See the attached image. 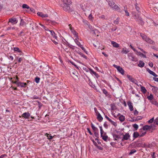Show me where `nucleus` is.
Wrapping results in <instances>:
<instances>
[{
	"label": "nucleus",
	"mask_w": 158,
	"mask_h": 158,
	"mask_svg": "<svg viewBox=\"0 0 158 158\" xmlns=\"http://www.w3.org/2000/svg\"><path fill=\"white\" fill-rule=\"evenodd\" d=\"M146 132L144 133H142L141 134L139 135V137H141L143 136L144 135H145L146 134Z\"/></svg>",
	"instance_id": "obj_61"
},
{
	"label": "nucleus",
	"mask_w": 158,
	"mask_h": 158,
	"mask_svg": "<svg viewBox=\"0 0 158 158\" xmlns=\"http://www.w3.org/2000/svg\"><path fill=\"white\" fill-rule=\"evenodd\" d=\"M37 14L39 16H40L42 18L47 17L48 15L47 14H44L40 12H38Z\"/></svg>",
	"instance_id": "obj_14"
},
{
	"label": "nucleus",
	"mask_w": 158,
	"mask_h": 158,
	"mask_svg": "<svg viewBox=\"0 0 158 158\" xmlns=\"http://www.w3.org/2000/svg\"><path fill=\"white\" fill-rule=\"evenodd\" d=\"M111 44L114 47L117 48L119 47V44L115 42L112 41L111 42Z\"/></svg>",
	"instance_id": "obj_18"
},
{
	"label": "nucleus",
	"mask_w": 158,
	"mask_h": 158,
	"mask_svg": "<svg viewBox=\"0 0 158 158\" xmlns=\"http://www.w3.org/2000/svg\"><path fill=\"white\" fill-rule=\"evenodd\" d=\"M32 99H37L39 98V97L36 96H34L33 98H32Z\"/></svg>",
	"instance_id": "obj_62"
},
{
	"label": "nucleus",
	"mask_w": 158,
	"mask_h": 158,
	"mask_svg": "<svg viewBox=\"0 0 158 158\" xmlns=\"http://www.w3.org/2000/svg\"><path fill=\"white\" fill-rule=\"evenodd\" d=\"M128 55L129 59L132 61H137V58L135 57L131 53H129L128 54Z\"/></svg>",
	"instance_id": "obj_6"
},
{
	"label": "nucleus",
	"mask_w": 158,
	"mask_h": 158,
	"mask_svg": "<svg viewBox=\"0 0 158 158\" xmlns=\"http://www.w3.org/2000/svg\"><path fill=\"white\" fill-rule=\"evenodd\" d=\"M120 132L117 130H115L113 132V138H114V140H117V139H119L120 138V136L118 135V133H120Z\"/></svg>",
	"instance_id": "obj_3"
},
{
	"label": "nucleus",
	"mask_w": 158,
	"mask_h": 158,
	"mask_svg": "<svg viewBox=\"0 0 158 158\" xmlns=\"http://www.w3.org/2000/svg\"><path fill=\"white\" fill-rule=\"evenodd\" d=\"M138 55L140 56H142L143 57H145V58H146V56L143 54L141 53V52H138Z\"/></svg>",
	"instance_id": "obj_37"
},
{
	"label": "nucleus",
	"mask_w": 158,
	"mask_h": 158,
	"mask_svg": "<svg viewBox=\"0 0 158 158\" xmlns=\"http://www.w3.org/2000/svg\"><path fill=\"white\" fill-rule=\"evenodd\" d=\"M146 42L149 44H152V45L155 44V42L153 40H152L150 38L148 37L147 39H146Z\"/></svg>",
	"instance_id": "obj_11"
},
{
	"label": "nucleus",
	"mask_w": 158,
	"mask_h": 158,
	"mask_svg": "<svg viewBox=\"0 0 158 158\" xmlns=\"http://www.w3.org/2000/svg\"><path fill=\"white\" fill-rule=\"evenodd\" d=\"M152 127L148 125H145L143 127V130H150L151 128Z\"/></svg>",
	"instance_id": "obj_20"
},
{
	"label": "nucleus",
	"mask_w": 158,
	"mask_h": 158,
	"mask_svg": "<svg viewBox=\"0 0 158 158\" xmlns=\"http://www.w3.org/2000/svg\"><path fill=\"white\" fill-rule=\"evenodd\" d=\"M71 4V2H69L68 3V4H63L62 6L64 10L65 11H68V12H72L73 11L72 8H71L69 5Z\"/></svg>",
	"instance_id": "obj_1"
},
{
	"label": "nucleus",
	"mask_w": 158,
	"mask_h": 158,
	"mask_svg": "<svg viewBox=\"0 0 158 158\" xmlns=\"http://www.w3.org/2000/svg\"><path fill=\"white\" fill-rule=\"evenodd\" d=\"M89 72L91 74H94L95 76L98 78L99 77V75L98 73H97L96 72H95L92 69H89Z\"/></svg>",
	"instance_id": "obj_16"
},
{
	"label": "nucleus",
	"mask_w": 158,
	"mask_h": 158,
	"mask_svg": "<svg viewBox=\"0 0 158 158\" xmlns=\"http://www.w3.org/2000/svg\"><path fill=\"white\" fill-rule=\"evenodd\" d=\"M17 85L18 86H21V87H24L23 83L19 82L17 83Z\"/></svg>",
	"instance_id": "obj_32"
},
{
	"label": "nucleus",
	"mask_w": 158,
	"mask_h": 158,
	"mask_svg": "<svg viewBox=\"0 0 158 158\" xmlns=\"http://www.w3.org/2000/svg\"><path fill=\"white\" fill-rule=\"evenodd\" d=\"M8 59H11V60H13V57L12 56H10L8 57Z\"/></svg>",
	"instance_id": "obj_63"
},
{
	"label": "nucleus",
	"mask_w": 158,
	"mask_h": 158,
	"mask_svg": "<svg viewBox=\"0 0 158 158\" xmlns=\"http://www.w3.org/2000/svg\"><path fill=\"white\" fill-rule=\"evenodd\" d=\"M133 127L135 129V130H137L138 128V126L136 124H134L133 125Z\"/></svg>",
	"instance_id": "obj_38"
},
{
	"label": "nucleus",
	"mask_w": 158,
	"mask_h": 158,
	"mask_svg": "<svg viewBox=\"0 0 158 158\" xmlns=\"http://www.w3.org/2000/svg\"><path fill=\"white\" fill-rule=\"evenodd\" d=\"M129 52V50L127 49L126 48H123L121 52L125 54H127L128 52Z\"/></svg>",
	"instance_id": "obj_23"
},
{
	"label": "nucleus",
	"mask_w": 158,
	"mask_h": 158,
	"mask_svg": "<svg viewBox=\"0 0 158 158\" xmlns=\"http://www.w3.org/2000/svg\"><path fill=\"white\" fill-rule=\"evenodd\" d=\"M140 35L142 37V39L145 41L146 40V39L148 38V37H147L145 34L142 33H140Z\"/></svg>",
	"instance_id": "obj_19"
},
{
	"label": "nucleus",
	"mask_w": 158,
	"mask_h": 158,
	"mask_svg": "<svg viewBox=\"0 0 158 158\" xmlns=\"http://www.w3.org/2000/svg\"><path fill=\"white\" fill-rule=\"evenodd\" d=\"M96 146L97 147V148L98 149H99L101 150H102L103 149V148L102 147H100V146H98V145H97V146Z\"/></svg>",
	"instance_id": "obj_59"
},
{
	"label": "nucleus",
	"mask_w": 158,
	"mask_h": 158,
	"mask_svg": "<svg viewBox=\"0 0 158 158\" xmlns=\"http://www.w3.org/2000/svg\"><path fill=\"white\" fill-rule=\"evenodd\" d=\"M103 126H104V127L106 128H107L108 127V125H107V122H105L104 124V125H103Z\"/></svg>",
	"instance_id": "obj_46"
},
{
	"label": "nucleus",
	"mask_w": 158,
	"mask_h": 158,
	"mask_svg": "<svg viewBox=\"0 0 158 158\" xmlns=\"http://www.w3.org/2000/svg\"><path fill=\"white\" fill-rule=\"evenodd\" d=\"M92 128L94 131L98 130V128L94 127V126H92Z\"/></svg>",
	"instance_id": "obj_45"
},
{
	"label": "nucleus",
	"mask_w": 158,
	"mask_h": 158,
	"mask_svg": "<svg viewBox=\"0 0 158 158\" xmlns=\"http://www.w3.org/2000/svg\"><path fill=\"white\" fill-rule=\"evenodd\" d=\"M97 118L98 120L100 122H101L102 120L103 119L102 117V116L99 113H98L97 115Z\"/></svg>",
	"instance_id": "obj_21"
},
{
	"label": "nucleus",
	"mask_w": 158,
	"mask_h": 158,
	"mask_svg": "<svg viewBox=\"0 0 158 158\" xmlns=\"http://www.w3.org/2000/svg\"><path fill=\"white\" fill-rule=\"evenodd\" d=\"M109 5L113 10L121 12V10H120V8L115 3V2H113L112 3L110 2Z\"/></svg>",
	"instance_id": "obj_2"
},
{
	"label": "nucleus",
	"mask_w": 158,
	"mask_h": 158,
	"mask_svg": "<svg viewBox=\"0 0 158 158\" xmlns=\"http://www.w3.org/2000/svg\"><path fill=\"white\" fill-rule=\"evenodd\" d=\"M127 77L128 78L129 80L131 81V82L136 84V82H137V80L133 78L130 75H127Z\"/></svg>",
	"instance_id": "obj_8"
},
{
	"label": "nucleus",
	"mask_w": 158,
	"mask_h": 158,
	"mask_svg": "<svg viewBox=\"0 0 158 158\" xmlns=\"http://www.w3.org/2000/svg\"><path fill=\"white\" fill-rule=\"evenodd\" d=\"M154 123L155 124L158 125V118H157L154 120Z\"/></svg>",
	"instance_id": "obj_42"
},
{
	"label": "nucleus",
	"mask_w": 158,
	"mask_h": 158,
	"mask_svg": "<svg viewBox=\"0 0 158 158\" xmlns=\"http://www.w3.org/2000/svg\"><path fill=\"white\" fill-rule=\"evenodd\" d=\"M138 65L141 68L143 67L144 65V63L142 61H140Z\"/></svg>",
	"instance_id": "obj_22"
},
{
	"label": "nucleus",
	"mask_w": 158,
	"mask_h": 158,
	"mask_svg": "<svg viewBox=\"0 0 158 158\" xmlns=\"http://www.w3.org/2000/svg\"><path fill=\"white\" fill-rule=\"evenodd\" d=\"M141 91L143 93H145L147 91V90L143 86H141Z\"/></svg>",
	"instance_id": "obj_30"
},
{
	"label": "nucleus",
	"mask_w": 158,
	"mask_h": 158,
	"mask_svg": "<svg viewBox=\"0 0 158 158\" xmlns=\"http://www.w3.org/2000/svg\"><path fill=\"white\" fill-rule=\"evenodd\" d=\"M130 135L128 133H126L125 135H123V137L122 139V141L124 140H127L130 137Z\"/></svg>",
	"instance_id": "obj_9"
},
{
	"label": "nucleus",
	"mask_w": 158,
	"mask_h": 158,
	"mask_svg": "<svg viewBox=\"0 0 158 158\" xmlns=\"http://www.w3.org/2000/svg\"><path fill=\"white\" fill-rule=\"evenodd\" d=\"M94 135L97 138H98L99 136V134L98 133L95 131L94 132Z\"/></svg>",
	"instance_id": "obj_43"
},
{
	"label": "nucleus",
	"mask_w": 158,
	"mask_h": 158,
	"mask_svg": "<svg viewBox=\"0 0 158 158\" xmlns=\"http://www.w3.org/2000/svg\"><path fill=\"white\" fill-rule=\"evenodd\" d=\"M136 152V151L134 149L131 150L130 152L129 153V155H131Z\"/></svg>",
	"instance_id": "obj_29"
},
{
	"label": "nucleus",
	"mask_w": 158,
	"mask_h": 158,
	"mask_svg": "<svg viewBox=\"0 0 158 158\" xmlns=\"http://www.w3.org/2000/svg\"><path fill=\"white\" fill-rule=\"evenodd\" d=\"M149 65L151 67H152L153 66V64L152 62H149Z\"/></svg>",
	"instance_id": "obj_60"
},
{
	"label": "nucleus",
	"mask_w": 158,
	"mask_h": 158,
	"mask_svg": "<svg viewBox=\"0 0 158 158\" xmlns=\"http://www.w3.org/2000/svg\"><path fill=\"white\" fill-rule=\"evenodd\" d=\"M9 22L12 23H16L18 22V20L15 18H12L9 19Z\"/></svg>",
	"instance_id": "obj_13"
},
{
	"label": "nucleus",
	"mask_w": 158,
	"mask_h": 158,
	"mask_svg": "<svg viewBox=\"0 0 158 158\" xmlns=\"http://www.w3.org/2000/svg\"><path fill=\"white\" fill-rule=\"evenodd\" d=\"M63 2H64L63 4H68V3L70 1V0H63Z\"/></svg>",
	"instance_id": "obj_41"
},
{
	"label": "nucleus",
	"mask_w": 158,
	"mask_h": 158,
	"mask_svg": "<svg viewBox=\"0 0 158 158\" xmlns=\"http://www.w3.org/2000/svg\"><path fill=\"white\" fill-rule=\"evenodd\" d=\"M146 42L149 44H152V45L155 44V42L153 40H152L150 38L148 37L147 39H146Z\"/></svg>",
	"instance_id": "obj_12"
},
{
	"label": "nucleus",
	"mask_w": 158,
	"mask_h": 158,
	"mask_svg": "<svg viewBox=\"0 0 158 158\" xmlns=\"http://www.w3.org/2000/svg\"><path fill=\"white\" fill-rule=\"evenodd\" d=\"M119 119L120 121L123 122L125 120V117L123 116V115H122L119 117Z\"/></svg>",
	"instance_id": "obj_25"
},
{
	"label": "nucleus",
	"mask_w": 158,
	"mask_h": 158,
	"mask_svg": "<svg viewBox=\"0 0 158 158\" xmlns=\"http://www.w3.org/2000/svg\"><path fill=\"white\" fill-rule=\"evenodd\" d=\"M113 66L116 68L118 71L122 75H124V70L119 66H117L115 64L113 65Z\"/></svg>",
	"instance_id": "obj_4"
},
{
	"label": "nucleus",
	"mask_w": 158,
	"mask_h": 158,
	"mask_svg": "<svg viewBox=\"0 0 158 158\" xmlns=\"http://www.w3.org/2000/svg\"><path fill=\"white\" fill-rule=\"evenodd\" d=\"M7 156L6 154H2L1 155V156H0V158H3L5 157H6Z\"/></svg>",
	"instance_id": "obj_57"
},
{
	"label": "nucleus",
	"mask_w": 158,
	"mask_h": 158,
	"mask_svg": "<svg viewBox=\"0 0 158 158\" xmlns=\"http://www.w3.org/2000/svg\"><path fill=\"white\" fill-rule=\"evenodd\" d=\"M102 91H103V93L105 94L106 95V96H107V94L108 93V92H107V91L105 89H103V90H102Z\"/></svg>",
	"instance_id": "obj_49"
},
{
	"label": "nucleus",
	"mask_w": 158,
	"mask_h": 158,
	"mask_svg": "<svg viewBox=\"0 0 158 158\" xmlns=\"http://www.w3.org/2000/svg\"><path fill=\"white\" fill-rule=\"evenodd\" d=\"M91 140L94 143V144L95 146H97V143L95 141H94V140L93 139H91Z\"/></svg>",
	"instance_id": "obj_55"
},
{
	"label": "nucleus",
	"mask_w": 158,
	"mask_h": 158,
	"mask_svg": "<svg viewBox=\"0 0 158 158\" xmlns=\"http://www.w3.org/2000/svg\"><path fill=\"white\" fill-rule=\"evenodd\" d=\"M48 31L50 32L51 35L55 39H56L57 38V36H56L55 32L52 30H48Z\"/></svg>",
	"instance_id": "obj_15"
},
{
	"label": "nucleus",
	"mask_w": 158,
	"mask_h": 158,
	"mask_svg": "<svg viewBox=\"0 0 158 158\" xmlns=\"http://www.w3.org/2000/svg\"><path fill=\"white\" fill-rule=\"evenodd\" d=\"M154 120V118H152L150 120H148V123H152L153 122Z\"/></svg>",
	"instance_id": "obj_54"
},
{
	"label": "nucleus",
	"mask_w": 158,
	"mask_h": 158,
	"mask_svg": "<svg viewBox=\"0 0 158 158\" xmlns=\"http://www.w3.org/2000/svg\"><path fill=\"white\" fill-rule=\"evenodd\" d=\"M74 41L77 44V45L79 47H80L81 45H82L80 44V42L78 41V40L77 39H76L74 40Z\"/></svg>",
	"instance_id": "obj_28"
},
{
	"label": "nucleus",
	"mask_w": 158,
	"mask_h": 158,
	"mask_svg": "<svg viewBox=\"0 0 158 158\" xmlns=\"http://www.w3.org/2000/svg\"><path fill=\"white\" fill-rule=\"evenodd\" d=\"M89 19L91 20H93V16H92V15L91 14H90L89 15V17H88Z\"/></svg>",
	"instance_id": "obj_51"
},
{
	"label": "nucleus",
	"mask_w": 158,
	"mask_h": 158,
	"mask_svg": "<svg viewBox=\"0 0 158 158\" xmlns=\"http://www.w3.org/2000/svg\"><path fill=\"white\" fill-rule=\"evenodd\" d=\"M88 26L90 30L91 31L93 30H94V28H93L89 24H88Z\"/></svg>",
	"instance_id": "obj_50"
},
{
	"label": "nucleus",
	"mask_w": 158,
	"mask_h": 158,
	"mask_svg": "<svg viewBox=\"0 0 158 158\" xmlns=\"http://www.w3.org/2000/svg\"><path fill=\"white\" fill-rule=\"evenodd\" d=\"M135 20L138 22L139 23L142 25L144 24V22L143 21L142 18L141 17H135L134 18Z\"/></svg>",
	"instance_id": "obj_7"
},
{
	"label": "nucleus",
	"mask_w": 158,
	"mask_h": 158,
	"mask_svg": "<svg viewBox=\"0 0 158 158\" xmlns=\"http://www.w3.org/2000/svg\"><path fill=\"white\" fill-rule=\"evenodd\" d=\"M87 130L89 132V134L90 135H92V132H91V131H90L89 129V128H87Z\"/></svg>",
	"instance_id": "obj_64"
},
{
	"label": "nucleus",
	"mask_w": 158,
	"mask_h": 158,
	"mask_svg": "<svg viewBox=\"0 0 158 158\" xmlns=\"http://www.w3.org/2000/svg\"><path fill=\"white\" fill-rule=\"evenodd\" d=\"M127 105L130 110L131 111L133 110V107L132 105V103L130 101H129L127 102Z\"/></svg>",
	"instance_id": "obj_10"
},
{
	"label": "nucleus",
	"mask_w": 158,
	"mask_h": 158,
	"mask_svg": "<svg viewBox=\"0 0 158 158\" xmlns=\"http://www.w3.org/2000/svg\"><path fill=\"white\" fill-rule=\"evenodd\" d=\"M139 136V133L137 131L135 132L133 134V137L135 139Z\"/></svg>",
	"instance_id": "obj_24"
},
{
	"label": "nucleus",
	"mask_w": 158,
	"mask_h": 158,
	"mask_svg": "<svg viewBox=\"0 0 158 158\" xmlns=\"http://www.w3.org/2000/svg\"><path fill=\"white\" fill-rule=\"evenodd\" d=\"M124 8L125 9L124 11L126 13V15L127 16H129L130 15L129 13L127 11V9H125V7H124Z\"/></svg>",
	"instance_id": "obj_39"
},
{
	"label": "nucleus",
	"mask_w": 158,
	"mask_h": 158,
	"mask_svg": "<svg viewBox=\"0 0 158 158\" xmlns=\"http://www.w3.org/2000/svg\"><path fill=\"white\" fill-rule=\"evenodd\" d=\"M80 47H81V49L86 54H88L85 48L83 47L82 45H81Z\"/></svg>",
	"instance_id": "obj_40"
},
{
	"label": "nucleus",
	"mask_w": 158,
	"mask_h": 158,
	"mask_svg": "<svg viewBox=\"0 0 158 158\" xmlns=\"http://www.w3.org/2000/svg\"><path fill=\"white\" fill-rule=\"evenodd\" d=\"M147 71L150 74H152L153 76L156 77L157 76V75L154 72L151 70L149 69H147Z\"/></svg>",
	"instance_id": "obj_17"
},
{
	"label": "nucleus",
	"mask_w": 158,
	"mask_h": 158,
	"mask_svg": "<svg viewBox=\"0 0 158 158\" xmlns=\"http://www.w3.org/2000/svg\"><path fill=\"white\" fill-rule=\"evenodd\" d=\"M111 123L113 125H114L115 127H116L117 126V124L116 123V122H114L113 121L112 123Z\"/></svg>",
	"instance_id": "obj_56"
},
{
	"label": "nucleus",
	"mask_w": 158,
	"mask_h": 158,
	"mask_svg": "<svg viewBox=\"0 0 158 158\" xmlns=\"http://www.w3.org/2000/svg\"><path fill=\"white\" fill-rule=\"evenodd\" d=\"M30 116V114L29 112H25L21 116H20L19 117H23L24 118L28 119Z\"/></svg>",
	"instance_id": "obj_5"
},
{
	"label": "nucleus",
	"mask_w": 158,
	"mask_h": 158,
	"mask_svg": "<svg viewBox=\"0 0 158 158\" xmlns=\"http://www.w3.org/2000/svg\"><path fill=\"white\" fill-rule=\"evenodd\" d=\"M138 4L137 3H136L135 5V8L136 9V10L139 12V6H138Z\"/></svg>",
	"instance_id": "obj_47"
},
{
	"label": "nucleus",
	"mask_w": 158,
	"mask_h": 158,
	"mask_svg": "<svg viewBox=\"0 0 158 158\" xmlns=\"http://www.w3.org/2000/svg\"><path fill=\"white\" fill-rule=\"evenodd\" d=\"M102 138V139L104 141H106L108 138V136L106 135H102V136H101Z\"/></svg>",
	"instance_id": "obj_31"
},
{
	"label": "nucleus",
	"mask_w": 158,
	"mask_h": 158,
	"mask_svg": "<svg viewBox=\"0 0 158 158\" xmlns=\"http://www.w3.org/2000/svg\"><path fill=\"white\" fill-rule=\"evenodd\" d=\"M138 114V112L137 110H135L134 112V114L135 115H137Z\"/></svg>",
	"instance_id": "obj_58"
},
{
	"label": "nucleus",
	"mask_w": 158,
	"mask_h": 158,
	"mask_svg": "<svg viewBox=\"0 0 158 158\" xmlns=\"http://www.w3.org/2000/svg\"><path fill=\"white\" fill-rule=\"evenodd\" d=\"M120 18L119 17H118L116 19L114 20L113 23L115 24H118L119 23Z\"/></svg>",
	"instance_id": "obj_26"
},
{
	"label": "nucleus",
	"mask_w": 158,
	"mask_h": 158,
	"mask_svg": "<svg viewBox=\"0 0 158 158\" xmlns=\"http://www.w3.org/2000/svg\"><path fill=\"white\" fill-rule=\"evenodd\" d=\"M149 100H152L153 98V97L152 94H150V95L147 97Z\"/></svg>",
	"instance_id": "obj_33"
},
{
	"label": "nucleus",
	"mask_w": 158,
	"mask_h": 158,
	"mask_svg": "<svg viewBox=\"0 0 158 158\" xmlns=\"http://www.w3.org/2000/svg\"><path fill=\"white\" fill-rule=\"evenodd\" d=\"M14 50L15 51H17L18 52H20V51L19 48H18L17 47H15L14 48Z\"/></svg>",
	"instance_id": "obj_48"
},
{
	"label": "nucleus",
	"mask_w": 158,
	"mask_h": 158,
	"mask_svg": "<svg viewBox=\"0 0 158 158\" xmlns=\"http://www.w3.org/2000/svg\"><path fill=\"white\" fill-rule=\"evenodd\" d=\"M97 31V30H96V29H94V30H92L91 31V32H92V34H94V35H96V31Z\"/></svg>",
	"instance_id": "obj_52"
},
{
	"label": "nucleus",
	"mask_w": 158,
	"mask_h": 158,
	"mask_svg": "<svg viewBox=\"0 0 158 158\" xmlns=\"http://www.w3.org/2000/svg\"><path fill=\"white\" fill-rule=\"evenodd\" d=\"M40 78L38 77H36L35 78V81L37 83H38L40 82Z\"/></svg>",
	"instance_id": "obj_36"
},
{
	"label": "nucleus",
	"mask_w": 158,
	"mask_h": 158,
	"mask_svg": "<svg viewBox=\"0 0 158 158\" xmlns=\"http://www.w3.org/2000/svg\"><path fill=\"white\" fill-rule=\"evenodd\" d=\"M79 55L82 57H83L84 58L86 59V57L85 56L83 53L82 52L79 53Z\"/></svg>",
	"instance_id": "obj_44"
},
{
	"label": "nucleus",
	"mask_w": 158,
	"mask_h": 158,
	"mask_svg": "<svg viewBox=\"0 0 158 158\" xmlns=\"http://www.w3.org/2000/svg\"><path fill=\"white\" fill-rule=\"evenodd\" d=\"M106 0L108 2L109 4L110 2L112 3L113 2H115V0H108V1H107V0Z\"/></svg>",
	"instance_id": "obj_53"
},
{
	"label": "nucleus",
	"mask_w": 158,
	"mask_h": 158,
	"mask_svg": "<svg viewBox=\"0 0 158 158\" xmlns=\"http://www.w3.org/2000/svg\"><path fill=\"white\" fill-rule=\"evenodd\" d=\"M25 23V22L24 20L22 19H21L20 23V26H23Z\"/></svg>",
	"instance_id": "obj_35"
},
{
	"label": "nucleus",
	"mask_w": 158,
	"mask_h": 158,
	"mask_svg": "<svg viewBox=\"0 0 158 158\" xmlns=\"http://www.w3.org/2000/svg\"><path fill=\"white\" fill-rule=\"evenodd\" d=\"M142 117H141V116H137L136 117V118L135 119H134L133 120V121H138L139 120L141 119H142Z\"/></svg>",
	"instance_id": "obj_27"
},
{
	"label": "nucleus",
	"mask_w": 158,
	"mask_h": 158,
	"mask_svg": "<svg viewBox=\"0 0 158 158\" xmlns=\"http://www.w3.org/2000/svg\"><path fill=\"white\" fill-rule=\"evenodd\" d=\"M22 8L23 9L27 8L28 9L30 8V7L26 4H23L22 6Z\"/></svg>",
	"instance_id": "obj_34"
}]
</instances>
